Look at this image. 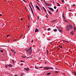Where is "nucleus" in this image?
I'll return each instance as SVG.
<instances>
[{
  "mask_svg": "<svg viewBox=\"0 0 76 76\" xmlns=\"http://www.w3.org/2000/svg\"><path fill=\"white\" fill-rule=\"evenodd\" d=\"M66 31H70V29H71L72 28V26L71 25H68L66 26Z\"/></svg>",
  "mask_w": 76,
  "mask_h": 76,
  "instance_id": "f257e3e1",
  "label": "nucleus"
},
{
  "mask_svg": "<svg viewBox=\"0 0 76 76\" xmlns=\"http://www.w3.org/2000/svg\"><path fill=\"white\" fill-rule=\"evenodd\" d=\"M31 48H31V47H30L28 50H26V51H27V52H28L29 53L30 55H31V54H32V51L31 50Z\"/></svg>",
  "mask_w": 76,
  "mask_h": 76,
  "instance_id": "f03ea898",
  "label": "nucleus"
},
{
  "mask_svg": "<svg viewBox=\"0 0 76 76\" xmlns=\"http://www.w3.org/2000/svg\"><path fill=\"white\" fill-rule=\"evenodd\" d=\"M58 31L60 32H63V29L61 28H59L58 30Z\"/></svg>",
  "mask_w": 76,
  "mask_h": 76,
  "instance_id": "7ed1b4c3",
  "label": "nucleus"
},
{
  "mask_svg": "<svg viewBox=\"0 0 76 76\" xmlns=\"http://www.w3.org/2000/svg\"><path fill=\"white\" fill-rule=\"evenodd\" d=\"M36 7L37 9H38V10L39 11H41V10H40L39 8V7H38V6H37V4L36 5Z\"/></svg>",
  "mask_w": 76,
  "mask_h": 76,
  "instance_id": "20e7f679",
  "label": "nucleus"
},
{
  "mask_svg": "<svg viewBox=\"0 0 76 76\" xmlns=\"http://www.w3.org/2000/svg\"><path fill=\"white\" fill-rule=\"evenodd\" d=\"M48 8L50 10H51V11H52L53 12H54V9H53L52 8H50V7H48Z\"/></svg>",
  "mask_w": 76,
  "mask_h": 76,
  "instance_id": "39448f33",
  "label": "nucleus"
},
{
  "mask_svg": "<svg viewBox=\"0 0 76 76\" xmlns=\"http://www.w3.org/2000/svg\"><path fill=\"white\" fill-rule=\"evenodd\" d=\"M24 70H26L27 72H28V70H29V68H24Z\"/></svg>",
  "mask_w": 76,
  "mask_h": 76,
  "instance_id": "423d86ee",
  "label": "nucleus"
},
{
  "mask_svg": "<svg viewBox=\"0 0 76 76\" xmlns=\"http://www.w3.org/2000/svg\"><path fill=\"white\" fill-rule=\"evenodd\" d=\"M39 32V30H38V29L37 28H36L35 30V32Z\"/></svg>",
  "mask_w": 76,
  "mask_h": 76,
  "instance_id": "0eeeda50",
  "label": "nucleus"
},
{
  "mask_svg": "<svg viewBox=\"0 0 76 76\" xmlns=\"http://www.w3.org/2000/svg\"><path fill=\"white\" fill-rule=\"evenodd\" d=\"M44 69H45V70H48V69H49V67H46L44 68Z\"/></svg>",
  "mask_w": 76,
  "mask_h": 76,
  "instance_id": "6e6552de",
  "label": "nucleus"
},
{
  "mask_svg": "<svg viewBox=\"0 0 76 76\" xmlns=\"http://www.w3.org/2000/svg\"><path fill=\"white\" fill-rule=\"evenodd\" d=\"M43 7V9H44L45 12H47V10H46V9H45V8H44V7Z\"/></svg>",
  "mask_w": 76,
  "mask_h": 76,
  "instance_id": "1a4fd4ad",
  "label": "nucleus"
},
{
  "mask_svg": "<svg viewBox=\"0 0 76 76\" xmlns=\"http://www.w3.org/2000/svg\"><path fill=\"white\" fill-rule=\"evenodd\" d=\"M28 20H30V16H29V15H28Z\"/></svg>",
  "mask_w": 76,
  "mask_h": 76,
  "instance_id": "9d476101",
  "label": "nucleus"
},
{
  "mask_svg": "<svg viewBox=\"0 0 76 76\" xmlns=\"http://www.w3.org/2000/svg\"><path fill=\"white\" fill-rule=\"evenodd\" d=\"M62 17L64 18H65V17L64 16V13H63V14H62Z\"/></svg>",
  "mask_w": 76,
  "mask_h": 76,
  "instance_id": "9b49d317",
  "label": "nucleus"
},
{
  "mask_svg": "<svg viewBox=\"0 0 76 76\" xmlns=\"http://www.w3.org/2000/svg\"><path fill=\"white\" fill-rule=\"evenodd\" d=\"M30 4H31V6L32 7V8H33V9L34 10V6H33V5H32V2H30Z\"/></svg>",
  "mask_w": 76,
  "mask_h": 76,
  "instance_id": "f8f14e48",
  "label": "nucleus"
},
{
  "mask_svg": "<svg viewBox=\"0 0 76 76\" xmlns=\"http://www.w3.org/2000/svg\"><path fill=\"white\" fill-rule=\"evenodd\" d=\"M30 7L31 9V10L32 12H33V10H32V7H31L30 6Z\"/></svg>",
  "mask_w": 76,
  "mask_h": 76,
  "instance_id": "ddd939ff",
  "label": "nucleus"
},
{
  "mask_svg": "<svg viewBox=\"0 0 76 76\" xmlns=\"http://www.w3.org/2000/svg\"><path fill=\"white\" fill-rule=\"evenodd\" d=\"M71 34L72 35H73V31L71 32Z\"/></svg>",
  "mask_w": 76,
  "mask_h": 76,
  "instance_id": "4468645a",
  "label": "nucleus"
},
{
  "mask_svg": "<svg viewBox=\"0 0 76 76\" xmlns=\"http://www.w3.org/2000/svg\"><path fill=\"white\" fill-rule=\"evenodd\" d=\"M8 65V66L9 67H12V65H11V64H9V65Z\"/></svg>",
  "mask_w": 76,
  "mask_h": 76,
  "instance_id": "2eb2a0df",
  "label": "nucleus"
},
{
  "mask_svg": "<svg viewBox=\"0 0 76 76\" xmlns=\"http://www.w3.org/2000/svg\"><path fill=\"white\" fill-rule=\"evenodd\" d=\"M28 58H30L31 59H32V56H31L30 57H28Z\"/></svg>",
  "mask_w": 76,
  "mask_h": 76,
  "instance_id": "dca6fc26",
  "label": "nucleus"
},
{
  "mask_svg": "<svg viewBox=\"0 0 76 76\" xmlns=\"http://www.w3.org/2000/svg\"><path fill=\"white\" fill-rule=\"evenodd\" d=\"M45 5L46 6H49V4H47V3H46V4H45Z\"/></svg>",
  "mask_w": 76,
  "mask_h": 76,
  "instance_id": "f3484780",
  "label": "nucleus"
},
{
  "mask_svg": "<svg viewBox=\"0 0 76 76\" xmlns=\"http://www.w3.org/2000/svg\"><path fill=\"white\" fill-rule=\"evenodd\" d=\"M49 13H50V14H51V15H52V13H51V12H50V11L49 10H48Z\"/></svg>",
  "mask_w": 76,
  "mask_h": 76,
  "instance_id": "a211bd4d",
  "label": "nucleus"
},
{
  "mask_svg": "<svg viewBox=\"0 0 76 76\" xmlns=\"http://www.w3.org/2000/svg\"><path fill=\"white\" fill-rule=\"evenodd\" d=\"M54 69L53 68V67H49V69Z\"/></svg>",
  "mask_w": 76,
  "mask_h": 76,
  "instance_id": "6ab92c4d",
  "label": "nucleus"
},
{
  "mask_svg": "<svg viewBox=\"0 0 76 76\" xmlns=\"http://www.w3.org/2000/svg\"><path fill=\"white\" fill-rule=\"evenodd\" d=\"M57 4H58V6H60V4H59V3H57Z\"/></svg>",
  "mask_w": 76,
  "mask_h": 76,
  "instance_id": "aec40b11",
  "label": "nucleus"
},
{
  "mask_svg": "<svg viewBox=\"0 0 76 76\" xmlns=\"http://www.w3.org/2000/svg\"><path fill=\"white\" fill-rule=\"evenodd\" d=\"M53 31H54V32H57V29H53Z\"/></svg>",
  "mask_w": 76,
  "mask_h": 76,
  "instance_id": "412c9836",
  "label": "nucleus"
},
{
  "mask_svg": "<svg viewBox=\"0 0 76 76\" xmlns=\"http://www.w3.org/2000/svg\"><path fill=\"white\" fill-rule=\"evenodd\" d=\"M12 61L13 64L15 63V61H14V60H12Z\"/></svg>",
  "mask_w": 76,
  "mask_h": 76,
  "instance_id": "4be33fe9",
  "label": "nucleus"
},
{
  "mask_svg": "<svg viewBox=\"0 0 76 76\" xmlns=\"http://www.w3.org/2000/svg\"><path fill=\"white\" fill-rule=\"evenodd\" d=\"M56 20H54L52 21V22H56Z\"/></svg>",
  "mask_w": 76,
  "mask_h": 76,
  "instance_id": "5701e85b",
  "label": "nucleus"
},
{
  "mask_svg": "<svg viewBox=\"0 0 76 76\" xmlns=\"http://www.w3.org/2000/svg\"><path fill=\"white\" fill-rule=\"evenodd\" d=\"M50 74H51L50 72H49L47 74V75H50Z\"/></svg>",
  "mask_w": 76,
  "mask_h": 76,
  "instance_id": "b1692460",
  "label": "nucleus"
},
{
  "mask_svg": "<svg viewBox=\"0 0 76 76\" xmlns=\"http://www.w3.org/2000/svg\"><path fill=\"white\" fill-rule=\"evenodd\" d=\"M23 1H24V2H25V3H27V2L25 0H22Z\"/></svg>",
  "mask_w": 76,
  "mask_h": 76,
  "instance_id": "393cba45",
  "label": "nucleus"
},
{
  "mask_svg": "<svg viewBox=\"0 0 76 76\" xmlns=\"http://www.w3.org/2000/svg\"><path fill=\"white\" fill-rule=\"evenodd\" d=\"M23 73H21L20 76H23Z\"/></svg>",
  "mask_w": 76,
  "mask_h": 76,
  "instance_id": "a878e982",
  "label": "nucleus"
},
{
  "mask_svg": "<svg viewBox=\"0 0 76 76\" xmlns=\"http://www.w3.org/2000/svg\"><path fill=\"white\" fill-rule=\"evenodd\" d=\"M50 29H51V28H49L47 29V30L48 31H50Z\"/></svg>",
  "mask_w": 76,
  "mask_h": 76,
  "instance_id": "bb28decb",
  "label": "nucleus"
},
{
  "mask_svg": "<svg viewBox=\"0 0 76 76\" xmlns=\"http://www.w3.org/2000/svg\"><path fill=\"white\" fill-rule=\"evenodd\" d=\"M59 47H60V48H62V46L59 45Z\"/></svg>",
  "mask_w": 76,
  "mask_h": 76,
  "instance_id": "cd10ccee",
  "label": "nucleus"
},
{
  "mask_svg": "<svg viewBox=\"0 0 76 76\" xmlns=\"http://www.w3.org/2000/svg\"><path fill=\"white\" fill-rule=\"evenodd\" d=\"M0 50L1 51V53H3V50Z\"/></svg>",
  "mask_w": 76,
  "mask_h": 76,
  "instance_id": "c85d7f7f",
  "label": "nucleus"
},
{
  "mask_svg": "<svg viewBox=\"0 0 76 76\" xmlns=\"http://www.w3.org/2000/svg\"><path fill=\"white\" fill-rule=\"evenodd\" d=\"M54 9H57V7H56L55 6L54 7Z\"/></svg>",
  "mask_w": 76,
  "mask_h": 76,
  "instance_id": "c756f323",
  "label": "nucleus"
},
{
  "mask_svg": "<svg viewBox=\"0 0 76 76\" xmlns=\"http://www.w3.org/2000/svg\"><path fill=\"white\" fill-rule=\"evenodd\" d=\"M11 50L12 51V52H13V53H14V50H13L12 49H11Z\"/></svg>",
  "mask_w": 76,
  "mask_h": 76,
  "instance_id": "7c9ffc66",
  "label": "nucleus"
},
{
  "mask_svg": "<svg viewBox=\"0 0 76 76\" xmlns=\"http://www.w3.org/2000/svg\"><path fill=\"white\" fill-rule=\"evenodd\" d=\"M44 2L45 4H46V3H47L45 1V0H44Z\"/></svg>",
  "mask_w": 76,
  "mask_h": 76,
  "instance_id": "2f4dec72",
  "label": "nucleus"
},
{
  "mask_svg": "<svg viewBox=\"0 0 76 76\" xmlns=\"http://www.w3.org/2000/svg\"><path fill=\"white\" fill-rule=\"evenodd\" d=\"M35 69H38V68H37V66H35Z\"/></svg>",
  "mask_w": 76,
  "mask_h": 76,
  "instance_id": "473e14b6",
  "label": "nucleus"
},
{
  "mask_svg": "<svg viewBox=\"0 0 76 76\" xmlns=\"http://www.w3.org/2000/svg\"><path fill=\"white\" fill-rule=\"evenodd\" d=\"M61 2H62V3H64V0H61Z\"/></svg>",
  "mask_w": 76,
  "mask_h": 76,
  "instance_id": "72a5a7b5",
  "label": "nucleus"
},
{
  "mask_svg": "<svg viewBox=\"0 0 76 76\" xmlns=\"http://www.w3.org/2000/svg\"><path fill=\"white\" fill-rule=\"evenodd\" d=\"M20 61H21V62H22V63H25V62L24 61H22V60H20Z\"/></svg>",
  "mask_w": 76,
  "mask_h": 76,
  "instance_id": "f704fd0d",
  "label": "nucleus"
},
{
  "mask_svg": "<svg viewBox=\"0 0 76 76\" xmlns=\"http://www.w3.org/2000/svg\"><path fill=\"white\" fill-rule=\"evenodd\" d=\"M22 58H25V56H22Z\"/></svg>",
  "mask_w": 76,
  "mask_h": 76,
  "instance_id": "c9c22d12",
  "label": "nucleus"
},
{
  "mask_svg": "<svg viewBox=\"0 0 76 76\" xmlns=\"http://www.w3.org/2000/svg\"><path fill=\"white\" fill-rule=\"evenodd\" d=\"M55 73H58V71H56Z\"/></svg>",
  "mask_w": 76,
  "mask_h": 76,
  "instance_id": "e433bc0d",
  "label": "nucleus"
},
{
  "mask_svg": "<svg viewBox=\"0 0 76 76\" xmlns=\"http://www.w3.org/2000/svg\"><path fill=\"white\" fill-rule=\"evenodd\" d=\"M58 12V9L57 10V11L56 12V13H57V12Z\"/></svg>",
  "mask_w": 76,
  "mask_h": 76,
  "instance_id": "4c0bfd02",
  "label": "nucleus"
},
{
  "mask_svg": "<svg viewBox=\"0 0 76 76\" xmlns=\"http://www.w3.org/2000/svg\"><path fill=\"white\" fill-rule=\"evenodd\" d=\"M72 6H73V7H75V4L72 5Z\"/></svg>",
  "mask_w": 76,
  "mask_h": 76,
  "instance_id": "58836bf2",
  "label": "nucleus"
},
{
  "mask_svg": "<svg viewBox=\"0 0 76 76\" xmlns=\"http://www.w3.org/2000/svg\"><path fill=\"white\" fill-rule=\"evenodd\" d=\"M46 52L48 54V50H46Z\"/></svg>",
  "mask_w": 76,
  "mask_h": 76,
  "instance_id": "ea45409f",
  "label": "nucleus"
},
{
  "mask_svg": "<svg viewBox=\"0 0 76 76\" xmlns=\"http://www.w3.org/2000/svg\"><path fill=\"white\" fill-rule=\"evenodd\" d=\"M39 19V16H38L37 17V19Z\"/></svg>",
  "mask_w": 76,
  "mask_h": 76,
  "instance_id": "a19ab883",
  "label": "nucleus"
},
{
  "mask_svg": "<svg viewBox=\"0 0 76 76\" xmlns=\"http://www.w3.org/2000/svg\"><path fill=\"white\" fill-rule=\"evenodd\" d=\"M75 72H72V73H74V74H75Z\"/></svg>",
  "mask_w": 76,
  "mask_h": 76,
  "instance_id": "79ce46f5",
  "label": "nucleus"
},
{
  "mask_svg": "<svg viewBox=\"0 0 76 76\" xmlns=\"http://www.w3.org/2000/svg\"><path fill=\"white\" fill-rule=\"evenodd\" d=\"M5 67H6V68L7 67V65H5Z\"/></svg>",
  "mask_w": 76,
  "mask_h": 76,
  "instance_id": "37998d69",
  "label": "nucleus"
},
{
  "mask_svg": "<svg viewBox=\"0 0 76 76\" xmlns=\"http://www.w3.org/2000/svg\"><path fill=\"white\" fill-rule=\"evenodd\" d=\"M9 35H8L7 36V37H9Z\"/></svg>",
  "mask_w": 76,
  "mask_h": 76,
  "instance_id": "c03bdc74",
  "label": "nucleus"
},
{
  "mask_svg": "<svg viewBox=\"0 0 76 76\" xmlns=\"http://www.w3.org/2000/svg\"><path fill=\"white\" fill-rule=\"evenodd\" d=\"M74 31H75V27H74Z\"/></svg>",
  "mask_w": 76,
  "mask_h": 76,
  "instance_id": "a18cd8bd",
  "label": "nucleus"
},
{
  "mask_svg": "<svg viewBox=\"0 0 76 76\" xmlns=\"http://www.w3.org/2000/svg\"><path fill=\"white\" fill-rule=\"evenodd\" d=\"M66 22H67V23H69V22H68V21H67L66 20Z\"/></svg>",
  "mask_w": 76,
  "mask_h": 76,
  "instance_id": "49530a36",
  "label": "nucleus"
},
{
  "mask_svg": "<svg viewBox=\"0 0 76 76\" xmlns=\"http://www.w3.org/2000/svg\"><path fill=\"white\" fill-rule=\"evenodd\" d=\"M38 5H39V6H40V4H38Z\"/></svg>",
  "mask_w": 76,
  "mask_h": 76,
  "instance_id": "de8ad7c7",
  "label": "nucleus"
},
{
  "mask_svg": "<svg viewBox=\"0 0 76 76\" xmlns=\"http://www.w3.org/2000/svg\"><path fill=\"white\" fill-rule=\"evenodd\" d=\"M34 42V41L33 40H31V42Z\"/></svg>",
  "mask_w": 76,
  "mask_h": 76,
  "instance_id": "09e8293b",
  "label": "nucleus"
},
{
  "mask_svg": "<svg viewBox=\"0 0 76 76\" xmlns=\"http://www.w3.org/2000/svg\"><path fill=\"white\" fill-rule=\"evenodd\" d=\"M45 16H46V18H48V16H47V15H46Z\"/></svg>",
  "mask_w": 76,
  "mask_h": 76,
  "instance_id": "8fccbe9b",
  "label": "nucleus"
},
{
  "mask_svg": "<svg viewBox=\"0 0 76 76\" xmlns=\"http://www.w3.org/2000/svg\"><path fill=\"white\" fill-rule=\"evenodd\" d=\"M20 20H23V18H21L20 19Z\"/></svg>",
  "mask_w": 76,
  "mask_h": 76,
  "instance_id": "3c124183",
  "label": "nucleus"
},
{
  "mask_svg": "<svg viewBox=\"0 0 76 76\" xmlns=\"http://www.w3.org/2000/svg\"><path fill=\"white\" fill-rule=\"evenodd\" d=\"M17 40V39H14L13 40V41H16Z\"/></svg>",
  "mask_w": 76,
  "mask_h": 76,
  "instance_id": "603ef678",
  "label": "nucleus"
},
{
  "mask_svg": "<svg viewBox=\"0 0 76 76\" xmlns=\"http://www.w3.org/2000/svg\"><path fill=\"white\" fill-rule=\"evenodd\" d=\"M63 75H65L66 74H65V73H63Z\"/></svg>",
  "mask_w": 76,
  "mask_h": 76,
  "instance_id": "864d4df0",
  "label": "nucleus"
},
{
  "mask_svg": "<svg viewBox=\"0 0 76 76\" xmlns=\"http://www.w3.org/2000/svg\"><path fill=\"white\" fill-rule=\"evenodd\" d=\"M47 39L48 40H50V39Z\"/></svg>",
  "mask_w": 76,
  "mask_h": 76,
  "instance_id": "5fc2aeb1",
  "label": "nucleus"
},
{
  "mask_svg": "<svg viewBox=\"0 0 76 76\" xmlns=\"http://www.w3.org/2000/svg\"><path fill=\"white\" fill-rule=\"evenodd\" d=\"M70 15H71V14H69V16H70Z\"/></svg>",
  "mask_w": 76,
  "mask_h": 76,
  "instance_id": "6e6d98bb",
  "label": "nucleus"
},
{
  "mask_svg": "<svg viewBox=\"0 0 76 76\" xmlns=\"http://www.w3.org/2000/svg\"><path fill=\"white\" fill-rule=\"evenodd\" d=\"M15 76H18V75H15Z\"/></svg>",
  "mask_w": 76,
  "mask_h": 76,
  "instance_id": "4d7b16f0",
  "label": "nucleus"
},
{
  "mask_svg": "<svg viewBox=\"0 0 76 76\" xmlns=\"http://www.w3.org/2000/svg\"><path fill=\"white\" fill-rule=\"evenodd\" d=\"M36 3H37V4H39V3H38V2H37V1H36Z\"/></svg>",
  "mask_w": 76,
  "mask_h": 76,
  "instance_id": "13d9d810",
  "label": "nucleus"
},
{
  "mask_svg": "<svg viewBox=\"0 0 76 76\" xmlns=\"http://www.w3.org/2000/svg\"><path fill=\"white\" fill-rule=\"evenodd\" d=\"M65 41V42H67V41Z\"/></svg>",
  "mask_w": 76,
  "mask_h": 76,
  "instance_id": "bf43d9fd",
  "label": "nucleus"
},
{
  "mask_svg": "<svg viewBox=\"0 0 76 76\" xmlns=\"http://www.w3.org/2000/svg\"><path fill=\"white\" fill-rule=\"evenodd\" d=\"M47 64V62L45 61V64Z\"/></svg>",
  "mask_w": 76,
  "mask_h": 76,
  "instance_id": "052dcab7",
  "label": "nucleus"
},
{
  "mask_svg": "<svg viewBox=\"0 0 76 76\" xmlns=\"http://www.w3.org/2000/svg\"><path fill=\"white\" fill-rule=\"evenodd\" d=\"M22 65H23V64H21V66H22Z\"/></svg>",
  "mask_w": 76,
  "mask_h": 76,
  "instance_id": "680f3d73",
  "label": "nucleus"
},
{
  "mask_svg": "<svg viewBox=\"0 0 76 76\" xmlns=\"http://www.w3.org/2000/svg\"><path fill=\"white\" fill-rule=\"evenodd\" d=\"M33 15H34V12H32Z\"/></svg>",
  "mask_w": 76,
  "mask_h": 76,
  "instance_id": "e2e57ef3",
  "label": "nucleus"
},
{
  "mask_svg": "<svg viewBox=\"0 0 76 76\" xmlns=\"http://www.w3.org/2000/svg\"><path fill=\"white\" fill-rule=\"evenodd\" d=\"M10 56H11L12 54H11V53H10Z\"/></svg>",
  "mask_w": 76,
  "mask_h": 76,
  "instance_id": "0e129e2a",
  "label": "nucleus"
},
{
  "mask_svg": "<svg viewBox=\"0 0 76 76\" xmlns=\"http://www.w3.org/2000/svg\"><path fill=\"white\" fill-rule=\"evenodd\" d=\"M69 12H70V11H72V10H69Z\"/></svg>",
  "mask_w": 76,
  "mask_h": 76,
  "instance_id": "69168bd1",
  "label": "nucleus"
},
{
  "mask_svg": "<svg viewBox=\"0 0 76 76\" xmlns=\"http://www.w3.org/2000/svg\"><path fill=\"white\" fill-rule=\"evenodd\" d=\"M74 74H75V75H76V73H75Z\"/></svg>",
  "mask_w": 76,
  "mask_h": 76,
  "instance_id": "338daca9",
  "label": "nucleus"
},
{
  "mask_svg": "<svg viewBox=\"0 0 76 76\" xmlns=\"http://www.w3.org/2000/svg\"><path fill=\"white\" fill-rule=\"evenodd\" d=\"M53 3H54V1H53Z\"/></svg>",
  "mask_w": 76,
  "mask_h": 76,
  "instance_id": "774afa93",
  "label": "nucleus"
}]
</instances>
